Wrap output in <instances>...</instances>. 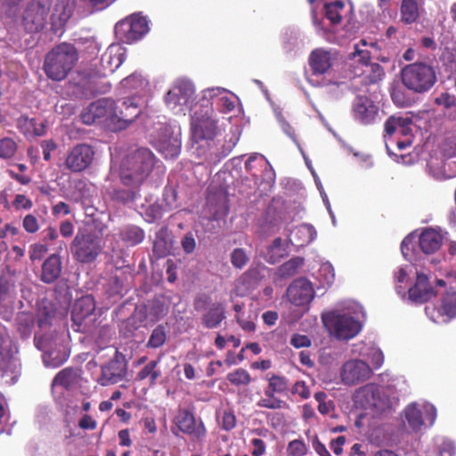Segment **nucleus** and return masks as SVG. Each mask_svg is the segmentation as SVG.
I'll use <instances>...</instances> for the list:
<instances>
[{"mask_svg":"<svg viewBox=\"0 0 456 456\" xmlns=\"http://www.w3.org/2000/svg\"><path fill=\"white\" fill-rule=\"evenodd\" d=\"M379 390L375 384H367L357 389L354 395L356 407L363 410L379 408Z\"/></svg>","mask_w":456,"mask_h":456,"instance_id":"23","label":"nucleus"},{"mask_svg":"<svg viewBox=\"0 0 456 456\" xmlns=\"http://www.w3.org/2000/svg\"><path fill=\"white\" fill-rule=\"evenodd\" d=\"M403 85L415 94H424L431 90L437 81L435 68L424 61H415L401 69Z\"/></svg>","mask_w":456,"mask_h":456,"instance_id":"3","label":"nucleus"},{"mask_svg":"<svg viewBox=\"0 0 456 456\" xmlns=\"http://www.w3.org/2000/svg\"><path fill=\"white\" fill-rule=\"evenodd\" d=\"M112 112L113 100L103 98L92 102L80 117L86 125H92L98 119L104 118L108 125L113 127Z\"/></svg>","mask_w":456,"mask_h":456,"instance_id":"16","label":"nucleus"},{"mask_svg":"<svg viewBox=\"0 0 456 456\" xmlns=\"http://www.w3.org/2000/svg\"><path fill=\"white\" fill-rule=\"evenodd\" d=\"M326 395L323 392L315 393V401L318 402V411L322 415H330L334 411L331 401L326 402Z\"/></svg>","mask_w":456,"mask_h":456,"instance_id":"53","label":"nucleus"},{"mask_svg":"<svg viewBox=\"0 0 456 456\" xmlns=\"http://www.w3.org/2000/svg\"><path fill=\"white\" fill-rule=\"evenodd\" d=\"M174 428H171L175 436L181 432L188 436L192 441L202 443L207 436V428L200 417H197L191 409H179L173 419Z\"/></svg>","mask_w":456,"mask_h":456,"instance_id":"5","label":"nucleus"},{"mask_svg":"<svg viewBox=\"0 0 456 456\" xmlns=\"http://www.w3.org/2000/svg\"><path fill=\"white\" fill-rule=\"evenodd\" d=\"M181 247L186 254H191L196 248V240L191 232H186L181 240Z\"/></svg>","mask_w":456,"mask_h":456,"instance_id":"58","label":"nucleus"},{"mask_svg":"<svg viewBox=\"0 0 456 456\" xmlns=\"http://www.w3.org/2000/svg\"><path fill=\"white\" fill-rule=\"evenodd\" d=\"M289 301L297 306L310 304L314 298V289L310 281L305 278L294 280L286 291Z\"/></svg>","mask_w":456,"mask_h":456,"instance_id":"19","label":"nucleus"},{"mask_svg":"<svg viewBox=\"0 0 456 456\" xmlns=\"http://www.w3.org/2000/svg\"><path fill=\"white\" fill-rule=\"evenodd\" d=\"M78 61L77 48L69 43H61L49 51L44 60L45 76L55 82L64 80Z\"/></svg>","mask_w":456,"mask_h":456,"instance_id":"2","label":"nucleus"},{"mask_svg":"<svg viewBox=\"0 0 456 456\" xmlns=\"http://www.w3.org/2000/svg\"><path fill=\"white\" fill-rule=\"evenodd\" d=\"M12 207L16 210H29L33 207V202L24 194H16L12 200Z\"/></svg>","mask_w":456,"mask_h":456,"instance_id":"57","label":"nucleus"},{"mask_svg":"<svg viewBox=\"0 0 456 456\" xmlns=\"http://www.w3.org/2000/svg\"><path fill=\"white\" fill-rule=\"evenodd\" d=\"M405 419L413 431H418L423 426L422 414L416 404H411L404 410Z\"/></svg>","mask_w":456,"mask_h":456,"instance_id":"42","label":"nucleus"},{"mask_svg":"<svg viewBox=\"0 0 456 456\" xmlns=\"http://www.w3.org/2000/svg\"><path fill=\"white\" fill-rule=\"evenodd\" d=\"M444 158L431 156L428 161V167L436 179L443 180L456 176V137L447 138L442 144Z\"/></svg>","mask_w":456,"mask_h":456,"instance_id":"6","label":"nucleus"},{"mask_svg":"<svg viewBox=\"0 0 456 456\" xmlns=\"http://www.w3.org/2000/svg\"><path fill=\"white\" fill-rule=\"evenodd\" d=\"M18 130L25 136H41L45 133L43 126H37L35 118H29L28 116H20L16 120Z\"/></svg>","mask_w":456,"mask_h":456,"instance_id":"37","label":"nucleus"},{"mask_svg":"<svg viewBox=\"0 0 456 456\" xmlns=\"http://www.w3.org/2000/svg\"><path fill=\"white\" fill-rule=\"evenodd\" d=\"M249 257L243 248H237L231 254V263L237 269H242L248 263Z\"/></svg>","mask_w":456,"mask_h":456,"instance_id":"52","label":"nucleus"},{"mask_svg":"<svg viewBox=\"0 0 456 456\" xmlns=\"http://www.w3.org/2000/svg\"><path fill=\"white\" fill-rule=\"evenodd\" d=\"M427 315L436 323L447 322L456 317V291H447L442 298L440 309L426 306Z\"/></svg>","mask_w":456,"mask_h":456,"instance_id":"20","label":"nucleus"},{"mask_svg":"<svg viewBox=\"0 0 456 456\" xmlns=\"http://www.w3.org/2000/svg\"><path fill=\"white\" fill-rule=\"evenodd\" d=\"M292 393L300 395L303 399H307L311 395L310 388L304 381L296 382L293 386Z\"/></svg>","mask_w":456,"mask_h":456,"instance_id":"61","label":"nucleus"},{"mask_svg":"<svg viewBox=\"0 0 456 456\" xmlns=\"http://www.w3.org/2000/svg\"><path fill=\"white\" fill-rule=\"evenodd\" d=\"M119 237L126 246L134 247L144 240L145 233L141 227L128 224L120 230Z\"/></svg>","mask_w":456,"mask_h":456,"instance_id":"36","label":"nucleus"},{"mask_svg":"<svg viewBox=\"0 0 456 456\" xmlns=\"http://www.w3.org/2000/svg\"><path fill=\"white\" fill-rule=\"evenodd\" d=\"M167 333L163 325H158L151 332L146 344L149 348H159L165 344Z\"/></svg>","mask_w":456,"mask_h":456,"instance_id":"49","label":"nucleus"},{"mask_svg":"<svg viewBox=\"0 0 456 456\" xmlns=\"http://www.w3.org/2000/svg\"><path fill=\"white\" fill-rule=\"evenodd\" d=\"M47 251V245L43 243H34L29 247V258L31 261L41 260Z\"/></svg>","mask_w":456,"mask_h":456,"instance_id":"56","label":"nucleus"},{"mask_svg":"<svg viewBox=\"0 0 456 456\" xmlns=\"http://www.w3.org/2000/svg\"><path fill=\"white\" fill-rule=\"evenodd\" d=\"M95 151L87 143H77L68 152L65 167L73 173H80L88 168L94 162Z\"/></svg>","mask_w":456,"mask_h":456,"instance_id":"13","label":"nucleus"},{"mask_svg":"<svg viewBox=\"0 0 456 456\" xmlns=\"http://www.w3.org/2000/svg\"><path fill=\"white\" fill-rule=\"evenodd\" d=\"M443 236L433 228H427L419 236V247L425 254H434L442 246Z\"/></svg>","mask_w":456,"mask_h":456,"instance_id":"29","label":"nucleus"},{"mask_svg":"<svg viewBox=\"0 0 456 456\" xmlns=\"http://www.w3.org/2000/svg\"><path fill=\"white\" fill-rule=\"evenodd\" d=\"M126 370L127 362L126 356L116 350L113 358L102 366L98 383L102 386L117 384L125 379Z\"/></svg>","mask_w":456,"mask_h":456,"instance_id":"14","label":"nucleus"},{"mask_svg":"<svg viewBox=\"0 0 456 456\" xmlns=\"http://www.w3.org/2000/svg\"><path fill=\"white\" fill-rule=\"evenodd\" d=\"M126 58V49L120 45H110L102 54L100 66L104 76L114 73Z\"/></svg>","mask_w":456,"mask_h":456,"instance_id":"21","label":"nucleus"},{"mask_svg":"<svg viewBox=\"0 0 456 456\" xmlns=\"http://www.w3.org/2000/svg\"><path fill=\"white\" fill-rule=\"evenodd\" d=\"M408 293L409 298L415 303L422 304L428 301L434 295L428 277L424 273H417L416 282L409 289Z\"/></svg>","mask_w":456,"mask_h":456,"instance_id":"26","label":"nucleus"},{"mask_svg":"<svg viewBox=\"0 0 456 456\" xmlns=\"http://www.w3.org/2000/svg\"><path fill=\"white\" fill-rule=\"evenodd\" d=\"M61 272L62 262L61 256L58 254H52L42 265L40 281L45 284H52L60 278Z\"/></svg>","mask_w":456,"mask_h":456,"instance_id":"27","label":"nucleus"},{"mask_svg":"<svg viewBox=\"0 0 456 456\" xmlns=\"http://www.w3.org/2000/svg\"><path fill=\"white\" fill-rule=\"evenodd\" d=\"M18 144L13 138L3 137L0 139V159H11L17 152Z\"/></svg>","mask_w":456,"mask_h":456,"instance_id":"47","label":"nucleus"},{"mask_svg":"<svg viewBox=\"0 0 456 456\" xmlns=\"http://www.w3.org/2000/svg\"><path fill=\"white\" fill-rule=\"evenodd\" d=\"M194 94L195 88L192 83L178 80L167 93L165 103L175 114L183 113L186 109L191 108Z\"/></svg>","mask_w":456,"mask_h":456,"instance_id":"9","label":"nucleus"},{"mask_svg":"<svg viewBox=\"0 0 456 456\" xmlns=\"http://www.w3.org/2000/svg\"><path fill=\"white\" fill-rule=\"evenodd\" d=\"M412 118L409 116L393 115L384 124V130L389 136L399 134L403 136L411 135Z\"/></svg>","mask_w":456,"mask_h":456,"instance_id":"28","label":"nucleus"},{"mask_svg":"<svg viewBox=\"0 0 456 456\" xmlns=\"http://www.w3.org/2000/svg\"><path fill=\"white\" fill-rule=\"evenodd\" d=\"M53 0H34L24 12L23 26L29 33L40 31L45 24Z\"/></svg>","mask_w":456,"mask_h":456,"instance_id":"11","label":"nucleus"},{"mask_svg":"<svg viewBox=\"0 0 456 456\" xmlns=\"http://www.w3.org/2000/svg\"><path fill=\"white\" fill-rule=\"evenodd\" d=\"M315 280L318 281V284L315 282V296L318 292H320V295H323L335 281L333 265L330 262L322 263Z\"/></svg>","mask_w":456,"mask_h":456,"instance_id":"30","label":"nucleus"},{"mask_svg":"<svg viewBox=\"0 0 456 456\" xmlns=\"http://www.w3.org/2000/svg\"><path fill=\"white\" fill-rule=\"evenodd\" d=\"M146 319V314L142 309H135L134 312L119 324V332L125 338H131L142 325Z\"/></svg>","mask_w":456,"mask_h":456,"instance_id":"31","label":"nucleus"},{"mask_svg":"<svg viewBox=\"0 0 456 456\" xmlns=\"http://www.w3.org/2000/svg\"><path fill=\"white\" fill-rule=\"evenodd\" d=\"M78 427L85 430H94L97 423L90 415L86 414L79 419Z\"/></svg>","mask_w":456,"mask_h":456,"instance_id":"63","label":"nucleus"},{"mask_svg":"<svg viewBox=\"0 0 456 456\" xmlns=\"http://www.w3.org/2000/svg\"><path fill=\"white\" fill-rule=\"evenodd\" d=\"M353 110L358 121L363 125H370L375 121L379 108L369 97L359 95L354 100Z\"/></svg>","mask_w":456,"mask_h":456,"instance_id":"22","label":"nucleus"},{"mask_svg":"<svg viewBox=\"0 0 456 456\" xmlns=\"http://www.w3.org/2000/svg\"><path fill=\"white\" fill-rule=\"evenodd\" d=\"M116 37L125 44L140 40L148 31L149 26L145 17L130 15L115 25Z\"/></svg>","mask_w":456,"mask_h":456,"instance_id":"10","label":"nucleus"},{"mask_svg":"<svg viewBox=\"0 0 456 456\" xmlns=\"http://www.w3.org/2000/svg\"><path fill=\"white\" fill-rule=\"evenodd\" d=\"M22 227L28 233H36L40 228L38 219L33 214H28L23 217Z\"/></svg>","mask_w":456,"mask_h":456,"instance_id":"55","label":"nucleus"},{"mask_svg":"<svg viewBox=\"0 0 456 456\" xmlns=\"http://www.w3.org/2000/svg\"><path fill=\"white\" fill-rule=\"evenodd\" d=\"M227 380L233 386H248L251 383L252 378L249 372L243 369L238 368L226 376Z\"/></svg>","mask_w":456,"mask_h":456,"instance_id":"45","label":"nucleus"},{"mask_svg":"<svg viewBox=\"0 0 456 456\" xmlns=\"http://www.w3.org/2000/svg\"><path fill=\"white\" fill-rule=\"evenodd\" d=\"M419 16L418 5L415 0H403L401 5V19L406 24L414 22Z\"/></svg>","mask_w":456,"mask_h":456,"instance_id":"44","label":"nucleus"},{"mask_svg":"<svg viewBox=\"0 0 456 456\" xmlns=\"http://www.w3.org/2000/svg\"><path fill=\"white\" fill-rule=\"evenodd\" d=\"M435 103L440 106H444L449 109L456 104L455 98L447 92L442 93L440 95L436 97Z\"/></svg>","mask_w":456,"mask_h":456,"instance_id":"59","label":"nucleus"},{"mask_svg":"<svg viewBox=\"0 0 456 456\" xmlns=\"http://www.w3.org/2000/svg\"><path fill=\"white\" fill-rule=\"evenodd\" d=\"M121 85L123 87L127 88V89L139 90V89L143 88L147 85V82L142 77L141 74L133 73L132 75L125 77L121 81Z\"/></svg>","mask_w":456,"mask_h":456,"instance_id":"50","label":"nucleus"},{"mask_svg":"<svg viewBox=\"0 0 456 456\" xmlns=\"http://www.w3.org/2000/svg\"><path fill=\"white\" fill-rule=\"evenodd\" d=\"M352 6L346 4L343 0H331L325 2L322 7L323 16L331 25L340 24L342 20L351 14Z\"/></svg>","mask_w":456,"mask_h":456,"instance_id":"25","label":"nucleus"},{"mask_svg":"<svg viewBox=\"0 0 456 456\" xmlns=\"http://www.w3.org/2000/svg\"><path fill=\"white\" fill-rule=\"evenodd\" d=\"M268 388L277 394H283L288 390V380L286 378L273 375L268 379Z\"/></svg>","mask_w":456,"mask_h":456,"instance_id":"51","label":"nucleus"},{"mask_svg":"<svg viewBox=\"0 0 456 456\" xmlns=\"http://www.w3.org/2000/svg\"><path fill=\"white\" fill-rule=\"evenodd\" d=\"M141 109L135 97L113 101V130L124 129L141 114Z\"/></svg>","mask_w":456,"mask_h":456,"instance_id":"12","label":"nucleus"},{"mask_svg":"<svg viewBox=\"0 0 456 456\" xmlns=\"http://www.w3.org/2000/svg\"><path fill=\"white\" fill-rule=\"evenodd\" d=\"M368 45L366 39H361L354 46V52L349 54V59L358 62L362 68H364L370 62V52L366 49Z\"/></svg>","mask_w":456,"mask_h":456,"instance_id":"39","label":"nucleus"},{"mask_svg":"<svg viewBox=\"0 0 456 456\" xmlns=\"http://www.w3.org/2000/svg\"><path fill=\"white\" fill-rule=\"evenodd\" d=\"M156 163L154 153L141 147L126 155L118 167V175L124 186L141 187L149 177Z\"/></svg>","mask_w":456,"mask_h":456,"instance_id":"1","label":"nucleus"},{"mask_svg":"<svg viewBox=\"0 0 456 456\" xmlns=\"http://www.w3.org/2000/svg\"><path fill=\"white\" fill-rule=\"evenodd\" d=\"M95 311V302L92 296H84L76 300L72 311V328L75 331L86 332V321L91 317Z\"/></svg>","mask_w":456,"mask_h":456,"instance_id":"18","label":"nucleus"},{"mask_svg":"<svg viewBox=\"0 0 456 456\" xmlns=\"http://www.w3.org/2000/svg\"><path fill=\"white\" fill-rule=\"evenodd\" d=\"M193 307L196 311L202 312L200 324L204 329H217L226 319L224 305L220 302L211 303L210 297L207 294L197 295L193 299Z\"/></svg>","mask_w":456,"mask_h":456,"instance_id":"8","label":"nucleus"},{"mask_svg":"<svg viewBox=\"0 0 456 456\" xmlns=\"http://www.w3.org/2000/svg\"><path fill=\"white\" fill-rule=\"evenodd\" d=\"M80 370L68 367L59 371L54 377L52 386H60L69 389L75 386L80 379Z\"/></svg>","mask_w":456,"mask_h":456,"instance_id":"34","label":"nucleus"},{"mask_svg":"<svg viewBox=\"0 0 456 456\" xmlns=\"http://www.w3.org/2000/svg\"><path fill=\"white\" fill-rule=\"evenodd\" d=\"M159 360L151 361L147 363L136 375L137 380H144L147 378H150V386H155L157 379L160 377L161 372L159 370H157V366L159 364Z\"/></svg>","mask_w":456,"mask_h":456,"instance_id":"41","label":"nucleus"},{"mask_svg":"<svg viewBox=\"0 0 456 456\" xmlns=\"http://www.w3.org/2000/svg\"><path fill=\"white\" fill-rule=\"evenodd\" d=\"M304 264L305 259L301 256L290 258L278 267L275 273V279L284 281L294 277L298 273Z\"/></svg>","mask_w":456,"mask_h":456,"instance_id":"33","label":"nucleus"},{"mask_svg":"<svg viewBox=\"0 0 456 456\" xmlns=\"http://www.w3.org/2000/svg\"><path fill=\"white\" fill-rule=\"evenodd\" d=\"M159 151L166 159L176 158L181 151V142L175 138L161 142Z\"/></svg>","mask_w":456,"mask_h":456,"instance_id":"46","label":"nucleus"},{"mask_svg":"<svg viewBox=\"0 0 456 456\" xmlns=\"http://www.w3.org/2000/svg\"><path fill=\"white\" fill-rule=\"evenodd\" d=\"M191 138L199 142L203 140H213L218 131L216 121L209 114L208 110L200 114L195 112L191 122Z\"/></svg>","mask_w":456,"mask_h":456,"instance_id":"15","label":"nucleus"},{"mask_svg":"<svg viewBox=\"0 0 456 456\" xmlns=\"http://www.w3.org/2000/svg\"><path fill=\"white\" fill-rule=\"evenodd\" d=\"M274 392H273L267 387L264 391L265 396L262 397L257 403L256 405L261 408H266L271 410H278L284 408L286 406V403L278 397L275 396Z\"/></svg>","mask_w":456,"mask_h":456,"instance_id":"40","label":"nucleus"},{"mask_svg":"<svg viewBox=\"0 0 456 456\" xmlns=\"http://www.w3.org/2000/svg\"><path fill=\"white\" fill-rule=\"evenodd\" d=\"M290 344L297 348H300L304 346H310L311 340L307 336L295 334L291 338Z\"/></svg>","mask_w":456,"mask_h":456,"instance_id":"62","label":"nucleus"},{"mask_svg":"<svg viewBox=\"0 0 456 456\" xmlns=\"http://www.w3.org/2000/svg\"><path fill=\"white\" fill-rule=\"evenodd\" d=\"M167 237V232L165 229H161L156 233L153 243V252L159 257H164L170 252V245Z\"/></svg>","mask_w":456,"mask_h":456,"instance_id":"43","label":"nucleus"},{"mask_svg":"<svg viewBox=\"0 0 456 456\" xmlns=\"http://www.w3.org/2000/svg\"><path fill=\"white\" fill-rule=\"evenodd\" d=\"M236 426V417L232 411H226L222 417V428L230 431Z\"/></svg>","mask_w":456,"mask_h":456,"instance_id":"60","label":"nucleus"},{"mask_svg":"<svg viewBox=\"0 0 456 456\" xmlns=\"http://www.w3.org/2000/svg\"><path fill=\"white\" fill-rule=\"evenodd\" d=\"M322 321L328 332L340 340L351 339L362 330L361 322L354 317L336 311L323 314Z\"/></svg>","mask_w":456,"mask_h":456,"instance_id":"4","label":"nucleus"},{"mask_svg":"<svg viewBox=\"0 0 456 456\" xmlns=\"http://www.w3.org/2000/svg\"><path fill=\"white\" fill-rule=\"evenodd\" d=\"M126 188H114L109 192L110 199L121 205H128L141 198V187L126 186Z\"/></svg>","mask_w":456,"mask_h":456,"instance_id":"32","label":"nucleus"},{"mask_svg":"<svg viewBox=\"0 0 456 456\" xmlns=\"http://www.w3.org/2000/svg\"><path fill=\"white\" fill-rule=\"evenodd\" d=\"M253 451L252 456H262L265 452V444L260 438H254L252 440Z\"/></svg>","mask_w":456,"mask_h":456,"instance_id":"64","label":"nucleus"},{"mask_svg":"<svg viewBox=\"0 0 456 456\" xmlns=\"http://www.w3.org/2000/svg\"><path fill=\"white\" fill-rule=\"evenodd\" d=\"M102 250L101 238L91 232L77 233L70 244L73 259L80 264L94 262Z\"/></svg>","mask_w":456,"mask_h":456,"instance_id":"7","label":"nucleus"},{"mask_svg":"<svg viewBox=\"0 0 456 456\" xmlns=\"http://www.w3.org/2000/svg\"><path fill=\"white\" fill-rule=\"evenodd\" d=\"M306 452V445L303 441L298 439L289 442L287 448V452L289 456H304Z\"/></svg>","mask_w":456,"mask_h":456,"instance_id":"54","label":"nucleus"},{"mask_svg":"<svg viewBox=\"0 0 456 456\" xmlns=\"http://www.w3.org/2000/svg\"><path fill=\"white\" fill-rule=\"evenodd\" d=\"M339 61V53L336 49H315V75L330 74Z\"/></svg>","mask_w":456,"mask_h":456,"instance_id":"24","label":"nucleus"},{"mask_svg":"<svg viewBox=\"0 0 456 456\" xmlns=\"http://www.w3.org/2000/svg\"><path fill=\"white\" fill-rule=\"evenodd\" d=\"M371 375V368L362 360H350L346 362L340 371L343 383L348 386L364 382L369 379Z\"/></svg>","mask_w":456,"mask_h":456,"instance_id":"17","label":"nucleus"},{"mask_svg":"<svg viewBox=\"0 0 456 456\" xmlns=\"http://www.w3.org/2000/svg\"><path fill=\"white\" fill-rule=\"evenodd\" d=\"M288 256V245L283 242L281 238L278 237L266 248L265 258L266 262L273 265Z\"/></svg>","mask_w":456,"mask_h":456,"instance_id":"35","label":"nucleus"},{"mask_svg":"<svg viewBox=\"0 0 456 456\" xmlns=\"http://www.w3.org/2000/svg\"><path fill=\"white\" fill-rule=\"evenodd\" d=\"M354 76L357 77L363 76L364 79L369 84H376L381 81L385 77L384 68L376 62H370L367 66L362 68L360 72L354 70Z\"/></svg>","mask_w":456,"mask_h":456,"instance_id":"38","label":"nucleus"},{"mask_svg":"<svg viewBox=\"0 0 456 456\" xmlns=\"http://www.w3.org/2000/svg\"><path fill=\"white\" fill-rule=\"evenodd\" d=\"M14 345L8 333L0 328V357L10 358L13 355Z\"/></svg>","mask_w":456,"mask_h":456,"instance_id":"48","label":"nucleus"}]
</instances>
